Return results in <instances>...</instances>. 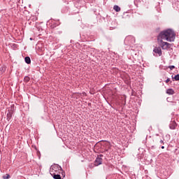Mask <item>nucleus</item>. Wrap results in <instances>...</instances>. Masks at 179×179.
<instances>
[{
  "instance_id": "9",
  "label": "nucleus",
  "mask_w": 179,
  "mask_h": 179,
  "mask_svg": "<svg viewBox=\"0 0 179 179\" xmlns=\"http://www.w3.org/2000/svg\"><path fill=\"white\" fill-rule=\"evenodd\" d=\"M113 9L114 10H115V12H120L121 11V8H120V6L115 5L113 6Z\"/></svg>"
},
{
  "instance_id": "6",
  "label": "nucleus",
  "mask_w": 179,
  "mask_h": 179,
  "mask_svg": "<svg viewBox=\"0 0 179 179\" xmlns=\"http://www.w3.org/2000/svg\"><path fill=\"white\" fill-rule=\"evenodd\" d=\"M153 52L158 54L159 57H162V49L160 47H155L153 50Z\"/></svg>"
},
{
  "instance_id": "8",
  "label": "nucleus",
  "mask_w": 179,
  "mask_h": 179,
  "mask_svg": "<svg viewBox=\"0 0 179 179\" xmlns=\"http://www.w3.org/2000/svg\"><path fill=\"white\" fill-rule=\"evenodd\" d=\"M51 176H52L53 178L55 179H62L61 175H59V173H54V174H52Z\"/></svg>"
},
{
  "instance_id": "11",
  "label": "nucleus",
  "mask_w": 179,
  "mask_h": 179,
  "mask_svg": "<svg viewBox=\"0 0 179 179\" xmlns=\"http://www.w3.org/2000/svg\"><path fill=\"white\" fill-rule=\"evenodd\" d=\"M172 79H174L175 80H179V74L176 75L174 77L172 76Z\"/></svg>"
},
{
  "instance_id": "16",
  "label": "nucleus",
  "mask_w": 179,
  "mask_h": 179,
  "mask_svg": "<svg viewBox=\"0 0 179 179\" xmlns=\"http://www.w3.org/2000/svg\"><path fill=\"white\" fill-rule=\"evenodd\" d=\"M165 82H166V83H169V82H170V78H167Z\"/></svg>"
},
{
  "instance_id": "19",
  "label": "nucleus",
  "mask_w": 179,
  "mask_h": 179,
  "mask_svg": "<svg viewBox=\"0 0 179 179\" xmlns=\"http://www.w3.org/2000/svg\"><path fill=\"white\" fill-rule=\"evenodd\" d=\"M161 148H162V149H164V146H162Z\"/></svg>"
},
{
  "instance_id": "2",
  "label": "nucleus",
  "mask_w": 179,
  "mask_h": 179,
  "mask_svg": "<svg viewBox=\"0 0 179 179\" xmlns=\"http://www.w3.org/2000/svg\"><path fill=\"white\" fill-rule=\"evenodd\" d=\"M50 174H55L57 173H61L62 177L63 178H65V172H64V170H62V167L58 164H54L51 166L50 170Z\"/></svg>"
},
{
  "instance_id": "20",
  "label": "nucleus",
  "mask_w": 179,
  "mask_h": 179,
  "mask_svg": "<svg viewBox=\"0 0 179 179\" xmlns=\"http://www.w3.org/2000/svg\"><path fill=\"white\" fill-rule=\"evenodd\" d=\"M173 106H176V102H173Z\"/></svg>"
},
{
  "instance_id": "18",
  "label": "nucleus",
  "mask_w": 179,
  "mask_h": 179,
  "mask_svg": "<svg viewBox=\"0 0 179 179\" xmlns=\"http://www.w3.org/2000/svg\"><path fill=\"white\" fill-rule=\"evenodd\" d=\"M151 149H155V145H152V146L151 147Z\"/></svg>"
},
{
  "instance_id": "13",
  "label": "nucleus",
  "mask_w": 179,
  "mask_h": 179,
  "mask_svg": "<svg viewBox=\"0 0 179 179\" xmlns=\"http://www.w3.org/2000/svg\"><path fill=\"white\" fill-rule=\"evenodd\" d=\"M168 68H169V69L171 71H173V69H176V66H169Z\"/></svg>"
},
{
  "instance_id": "15",
  "label": "nucleus",
  "mask_w": 179,
  "mask_h": 179,
  "mask_svg": "<svg viewBox=\"0 0 179 179\" xmlns=\"http://www.w3.org/2000/svg\"><path fill=\"white\" fill-rule=\"evenodd\" d=\"M1 71H3V72H5V70H3V67H1L0 71H1ZM0 73H2V72H0Z\"/></svg>"
},
{
  "instance_id": "12",
  "label": "nucleus",
  "mask_w": 179,
  "mask_h": 179,
  "mask_svg": "<svg viewBox=\"0 0 179 179\" xmlns=\"http://www.w3.org/2000/svg\"><path fill=\"white\" fill-rule=\"evenodd\" d=\"M3 179L10 178V176H9V174L6 173V175L3 176Z\"/></svg>"
},
{
  "instance_id": "1",
  "label": "nucleus",
  "mask_w": 179,
  "mask_h": 179,
  "mask_svg": "<svg viewBox=\"0 0 179 179\" xmlns=\"http://www.w3.org/2000/svg\"><path fill=\"white\" fill-rule=\"evenodd\" d=\"M163 40L169 41V43L174 41L176 40V32L172 29H166L161 31L157 36L158 44L161 48H162V50L170 49L171 44L169 42H164Z\"/></svg>"
},
{
  "instance_id": "7",
  "label": "nucleus",
  "mask_w": 179,
  "mask_h": 179,
  "mask_svg": "<svg viewBox=\"0 0 179 179\" xmlns=\"http://www.w3.org/2000/svg\"><path fill=\"white\" fill-rule=\"evenodd\" d=\"M166 94L173 95L176 93V92H174V90L169 88V89L166 90Z\"/></svg>"
},
{
  "instance_id": "14",
  "label": "nucleus",
  "mask_w": 179,
  "mask_h": 179,
  "mask_svg": "<svg viewBox=\"0 0 179 179\" xmlns=\"http://www.w3.org/2000/svg\"><path fill=\"white\" fill-rule=\"evenodd\" d=\"M24 80L25 82H29L30 80V78L28 76H26V77H24Z\"/></svg>"
},
{
  "instance_id": "21",
  "label": "nucleus",
  "mask_w": 179,
  "mask_h": 179,
  "mask_svg": "<svg viewBox=\"0 0 179 179\" xmlns=\"http://www.w3.org/2000/svg\"><path fill=\"white\" fill-rule=\"evenodd\" d=\"M171 128V129H174V128H173V127H170Z\"/></svg>"
},
{
  "instance_id": "10",
  "label": "nucleus",
  "mask_w": 179,
  "mask_h": 179,
  "mask_svg": "<svg viewBox=\"0 0 179 179\" xmlns=\"http://www.w3.org/2000/svg\"><path fill=\"white\" fill-rule=\"evenodd\" d=\"M26 64H31V59L29 57L24 58Z\"/></svg>"
},
{
  "instance_id": "4",
  "label": "nucleus",
  "mask_w": 179,
  "mask_h": 179,
  "mask_svg": "<svg viewBox=\"0 0 179 179\" xmlns=\"http://www.w3.org/2000/svg\"><path fill=\"white\" fill-rule=\"evenodd\" d=\"M8 113H7V120L8 121H10V120L12 118V116L13 115V113H15V106L13 105L10 106V108H8Z\"/></svg>"
},
{
  "instance_id": "17",
  "label": "nucleus",
  "mask_w": 179,
  "mask_h": 179,
  "mask_svg": "<svg viewBox=\"0 0 179 179\" xmlns=\"http://www.w3.org/2000/svg\"><path fill=\"white\" fill-rule=\"evenodd\" d=\"M160 143H162V145H164V141L163 140H160Z\"/></svg>"
},
{
  "instance_id": "5",
  "label": "nucleus",
  "mask_w": 179,
  "mask_h": 179,
  "mask_svg": "<svg viewBox=\"0 0 179 179\" xmlns=\"http://www.w3.org/2000/svg\"><path fill=\"white\" fill-rule=\"evenodd\" d=\"M102 163H103V159L98 157L96 158V159L94 162V166H100V164H101Z\"/></svg>"
},
{
  "instance_id": "3",
  "label": "nucleus",
  "mask_w": 179,
  "mask_h": 179,
  "mask_svg": "<svg viewBox=\"0 0 179 179\" xmlns=\"http://www.w3.org/2000/svg\"><path fill=\"white\" fill-rule=\"evenodd\" d=\"M125 44L131 45V44H135V37L132 36H128L124 39Z\"/></svg>"
}]
</instances>
